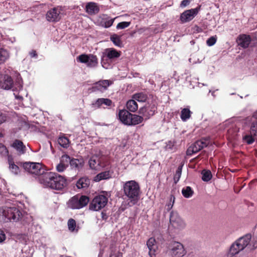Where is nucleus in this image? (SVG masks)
I'll list each match as a JSON object with an SVG mask.
<instances>
[{
	"mask_svg": "<svg viewBox=\"0 0 257 257\" xmlns=\"http://www.w3.org/2000/svg\"><path fill=\"white\" fill-rule=\"evenodd\" d=\"M69 161L70 157L68 155H63L60 159V163L56 166V170L60 173L64 171L68 167Z\"/></svg>",
	"mask_w": 257,
	"mask_h": 257,
	"instance_id": "a211bd4d",
	"label": "nucleus"
},
{
	"mask_svg": "<svg viewBox=\"0 0 257 257\" xmlns=\"http://www.w3.org/2000/svg\"><path fill=\"white\" fill-rule=\"evenodd\" d=\"M58 144L62 147L67 148L69 146L70 142L65 137H60L58 139Z\"/></svg>",
	"mask_w": 257,
	"mask_h": 257,
	"instance_id": "f704fd0d",
	"label": "nucleus"
},
{
	"mask_svg": "<svg viewBox=\"0 0 257 257\" xmlns=\"http://www.w3.org/2000/svg\"><path fill=\"white\" fill-rule=\"evenodd\" d=\"M252 117L254 119H257V111L256 112H255L253 115H252Z\"/></svg>",
	"mask_w": 257,
	"mask_h": 257,
	"instance_id": "864d4df0",
	"label": "nucleus"
},
{
	"mask_svg": "<svg viewBox=\"0 0 257 257\" xmlns=\"http://www.w3.org/2000/svg\"><path fill=\"white\" fill-rule=\"evenodd\" d=\"M23 167L29 174L35 176H39V179L46 173L43 166L39 163L25 162L23 164Z\"/></svg>",
	"mask_w": 257,
	"mask_h": 257,
	"instance_id": "423d86ee",
	"label": "nucleus"
},
{
	"mask_svg": "<svg viewBox=\"0 0 257 257\" xmlns=\"http://www.w3.org/2000/svg\"><path fill=\"white\" fill-rule=\"evenodd\" d=\"M89 165L91 169L97 170L99 168V162L97 157L92 156L89 160Z\"/></svg>",
	"mask_w": 257,
	"mask_h": 257,
	"instance_id": "bb28decb",
	"label": "nucleus"
},
{
	"mask_svg": "<svg viewBox=\"0 0 257 257\" xmlns=\"http://www.w3.org/2000/svg\"><path fill=\"white\" fill-rule=\"evenodd\" d=\"M243 140L244 142H246L248 144H252L256 138H255L251 134L245 135L243 137Z\"/></svg>",
	"mask_w": 257,
	"mask_h": 257,
	"instance_id": "a19ab883",
	"label": "nucleus"
},
{
	"mask_svg": "<svg viewBox=\"0 0 257 257\" xmlns=\"http://www.w3.org/2000/svg\"><path fill=\"white\" fill-rule=\"evenodd\" d=\"M6 238V234L2 230H0V243L3 242Z\"/></svg>",
	"mask_w": 257,
	"mask_h": 257,
	"instance_id": "de8ad7c7",
	"label": "nucleus"
},
{
	"mask_svg": "<svg viewBox=\"0 0 257 257\" xmlns=\"http://www.w3.org/2000/svg\"><path fill=\"white\" fill-rule=\"evenodd\" d=\"M193 191L192 190L190 187L187 186L184 187L182 190V193L183 196L185 198H190L193 194Z\"/></svg>",
	"mask_w": 257,
	"mask_h": 257,
	"instance_id": "e433bc0d",
	"label": "nucleus"
},
{
	"mask_svg": "<svg viewBox=\"0 0 257 257\" xmlns=\"http://www.w3.org/2000/svg\"><path fill=\"white\" fill-rule=\"evenodd\" d=\"M251 239V235L247 234L239 238L234 242L230 246L227 253V257H232L238 254L245 247L248 248V245Z\"/></svg>",
	"mask_w": 257,
	"mask_h": 257,
	"instance_id": "20e7f679",
	"label": "nucleus"
},
{
	"mask_svg": "<svg viewBox=\"0 0 257 257\" xmlns=\"http://www.w3.org/2000/svg\"><path fill=\"white\" fill-rule=\"evenodd\" d=\"M89 201V199L86 196H81L80 197L75 196L68 201L67 205L69 208L78 209L85 206Z\"/></svg>",
	"mask_w": 257,
	"mask_h": 257,
	"instance_id": "1a4fd4ad",
	"label": "nucleus"
},
{
	"mask_svg": "<svg viewBox=\"0 0 257 257\" xmlns=\"http://www.w3.org/2000/svg\"><path fill=\"white\" fill-rule=\"evenodd\" d=\"M61 12L62 9L60 7H56L50 10L46 16L47 21L51 22L59 21L61 18Z\"/></svg>",
	"mask_w": 257,
	"mask_h": 257,
	"instance_id": "4468645a",
	"label": "nucleus"
},
{
	"mask_svg": "<svg viewBox=\"0 0 257 257\" xmlns=\"http://www.w3.org/2000/svg\"><path fill=\"white\" fill-rule=\"evenodd\" d=\"M257 247V238H253L250 240L248 245V248L250 250L254 249Z\"/></svg>",
	"mask_w": 257,
	"mask_h": 257,
	"instance_id": "79ce46f5",
	"label": "nucleus"
},
{
	"mask_svg": "<svg viewBox=\"0 0 257 257\" xmlns=\"http://www.w3.org/2000/svg\"><path fill=\"white\" fill-rule=\"evenodd\" d=\"M3 135L2 133H0V137H3Z\"/></svg>",
	"mask_w": 257,
	"mask_h": 257,
	"instance_id": "13d9d810",
	"label": "nucleus"
},
{
	"mask_svg": "<svg viewBox=\"0 0 257 257\" xmlns=\"http://www.w3.org/2000/svg\"><path fill=\"white\" fill-rule=\"evenodd\" d=\"M121 52L118 51L114 48H107L103 52L101 58V65L105 69H108L110 67V65L106 62L107 59L105 57L110 60H114L120 57Z\"/></svg>",
	"mask_w": 257,
	"mask_h": 257,
	"instance_id": "6e6552de",
	"label": "nucleus"
},
{
	"mask_svg": "<svg viewBox=\"0 0 257 257\" xmlns=\"http://www.w3.org/2000/svg\"><path fill=\"white\" fill-rule=\"evenodd\" d=\"M202 179L204 181H208L212 178V174L209 170H203L202 172Z\"/></svg>",
	"mask_w": 257,
	"mask_h": 257,
	"instance_id": "58836bf2",
	"label": "nucleus"
},
{
	"mask_svg": "<svg viewBox=\"0 0 257 257\" xmlns=\"http://www.w3.org/2000/svg\"><path fill=\"white\" fill-rule=\"evenodd\" d=\"M199 10V8L192 9L183 12L181 16L180 20L182 23H186L192 20L197 14Z\"/></svg>",
	"mask_w": 257,
	"mask_h": 257,
	"instance_id": "dca6fc26",
	"label": "nucleus"
},
{
	"mask_svg": "<svg viewBox=\"0 0 257 257\" xmlns=\"http://www.w3.org/2000/svg\"><path fill=\"white\" fill-rule=\"evenodd\" d=\"M174 200H175V198L173 197V202L172 204H170L168 205V209H170L172 208L173 205V203L174 202Z\"/></svg>",
	"mask_w": 257,
	"mask_h": 257,
	"instance_id": "603ef678",
	"label": "nucleus"
},
{
	"mask_svg": "<svg viewBox=\"0 0 257 257\" xmlns=\"http://www.w3.org/2000/svg\"><path fill=\"white\" fill-rule=\"evenodd\" d=\"M39 182L45 187L56 190H62L67 185L66 180L63 176L51 172H46L39 178Z\"/></svg>",
	"mask_w": 257,
	"mask_h": 257,
	"instance_id": "f257e3e1",
	"label": "nucleus"
},
{
	"mask_svg": "<svg viewBox=\"0 0 257 257\" xmlns=\"http://www.w3.org/2000/svg\"><path fill=\"white\" fill-rule=\"evenodd\" d=\"M10 57V53L8 50L0 48V65L5 63Z\"/></svg>",
	"mask_w": 257,
	"mask_h": 257,
	"instance_id": "a878e982",
	"label": "nucleus"
},
{
	"mask_svg": "<svg viewBox=\"0 0 257 257\" xmlns=\"http://www.w3.org/2000/svg\"><path fill=\"white\" fill-rule=\"evenodd\" d=\"M7 120V116L5 114L0 112V124L5 122Z\"/></svg>",
	"mask_w": 257,
	"mask_h": 257,
	"instance_id": "09e8293b",
	"label": "nucleus"
},
{
	"mask_svg": "<svg viewBox=\"0 0 257 257\" xmlns=\"http://www.w3.org/2000/svg\"><path fill=\"white\" fill-rule=\"evenodd\" d=\"M77 60L80 62L86 64L89 67H95L98 64V60L96 56L89 54H82L79 55Z\"/></svg>",
	"mask_w": 257,
	"mask_h": 257,
	"instance_id": "f8f14e48",
	"label": "nucleus"
},
{
	"mask_svg": "<svg viewBox=\"0 0 257 257\" xmlns=\"http://www.w3.org/2000/svg\"><path fill=\"white\" fill-rule=\"evenodd\" d=\"M182 172V167H179L177 169L176 172V174L174 176V180H177V181L179 180Z\"/></svg>",
	"mask_w": 257,
	"mask_h": 257,
	"instance_id": "49530a36",
	"label": "nucleus"
},
{
	"mask_svg": "<svg viewBox=\"0 0 257 257\" xmlns=\"http://www.w3.org/2000/svg\"><path fill=\"white\" fill-rule=\"evenodd\" d=\"M124 195L131 199V203L134 205L139 199L140 189L139 184L135 181L126 182L123 186Z\"/></svg>",
	"mask_w": 257,
	"mask_h": 257,
	"instance_id": "7ed1b4c3",
	"label": "nucleus"
},
{
	"mask_svg": "<svg viewBox=\"0 0 257 257\" xmlns=\"http://www.w3.org/2000/svg\"><path fill=\"white\" fill-rule=\"evenodd\" d=\"M16 41L15 38H13V39L11 40L12 42H14Z\"/></svg>",
	"mask_w": 257,
	"mask_h": 257,
	"instance_id": "4d7b16f0",
	"label": "nucleus"
},
{
	"mask_svg": "<svg viewBox=\"0 0 257 257\" xmlns=\"http://www.w3.org/2000/svg\"><path fill=\"white\" fill-rule=\"evenodd\" d=\"M71 166L73 168L79 169L83 166V161L76 159H70L69 162Z\"/></svg>",
	"mask_w": 257,
	"mask_h": 257,
	"instance_id": "473e14b6",
	"label": "nucleus"
},
{
	"mask_svg": "<svg viewBox=\"0 0 257 257\" xmlns=\"http://www.w3.org/2000/svg\"><path fill=\"white\" fill-rule=\"evenodd\" d=\"M86 12L89 14H95L98 12L99 8L96 3L90 2L86 6Z\"/></svg>",
	"mask_w": 257,
	"mask_h": 257,
	"instance_id": "b1692460",
	"label": "nucleus"
},
{
	"mask_svg": "<svg viewBox=\"0 0 257 257\" xmlns=\"http://www.w3.org/2000/svg\"><path fill=\"white\" fill-rule=\"evenodd\" d=\"M22 216L20 210L16 207L0 208V221L7 222L11 221H19Z\"/></svg>",
	"mask_w": 257,
	"mask_h": 257,
	"instance_id": "f03ea898",
	"label": "nucleus"
},
{
	"mask_svg": "<svg viewBox=\"0 0 257 257\" xmlns=\"http://www.w3.org/2000/svg\"><path fill=\"white\" fill-rule=\"evenodd\" d=\"M217 41V36H212L208 38L206 41V44L208 46H212L214 45Z\"/></svg>",
	"mask_w": 257,
	"mask_h": 257,
	"instance_id": "c03bdc74",
	"label": "nucleus"
},
{
	"mask_svg": "<svg viewBox=\"0 0 257 257\" xmlns=\"http://www.w3.org/2000/svg\"><path fill=\"white\" fill-rule=\"evenodd\" d=\"M15 97H16L17 99H22V97L21 96H20V95H15Z\"/></svg>",
	"mask_w": 257,
	"mask_h": 257,
	"instance_id": "5fc2aeb1",
	"label": "nucleus"
},
{
	"mask_svg": "<svg viewBox=\"0 0 257 257\" xmlns=\"http://www.w3.org/2000/svg\"><path fill=\"white\" fill-rule=\"evenodd\" d=\"M30 56L32 57H36L37 56V53H36V52L35 51H32L31 52H30Z\"/></svg>",
	"mask_w": 257,
	"mask_h": 257,
	"instance_id": "3c124183",
	"label": "nucleus"
},
{
	"mask_svg": "<svg viewBox=\"0 0 257 257\" xmlns=\"http://www.w3.org/2000/svg\"><path fill=\"white\" fill-rule=\"evenodd\" d=\"M118 115L119 120L127 125H135L141 123L144 120L142 116L132 114L125 109L119 110Z\"/></svg>",
	"mask_w": 257,
	"mask_h": 257,
	"instance_id": "39448f33",
	"label": "nucleus"
},
{
	"mask_svg": "<svg viewBox=\"0 0 257 257\" xmlns=\"http://www.w3.org/2000/svg\"><path fill=\"white\" fill-rule=\"evenodd\" d=\"M8 162L10 171L13 174L17 175L20 172V170L18 165L15 164L14 158L12 156H8Z\"/></svg>",
	"mask_w": 257,
	"mask_h": 257,
	"instance_id": "aec40b11",
	"label": "nucleus"
},
{
	"mask_svg": "<svg viewBox=\"0 0 257 257\" xmlns=\"http://www.w3.org/2000/svg\"><path fill=\"white\" fill-rule=\"evenodd\" d=\"M170 222L171 225L179 230L184 229L186 226L184 220L181 218L176 212H172L170 216Z\"/></svg>",
	"mask_w": 257,
	"mask_h": 257,
	"instance_id": "9b49d317",
	"label": "nucleus"
},
{
	"mask_svg": "<svg viewBox=\"0 0 257 257\" xmlns=\"http://www.w3.org/2000/svg\"><path fill=\"white\" fill-rule=\"evenodd\" d=\"M9 151L7 149V148L2 144H0V155H1L3 156H9L8 155Z\"/></svg>",
	"mask_w": 257,
	"mask_h": 257,
	"instance_id": "37998d69",
	"label": "nucleus"
},
{
	"mask_svg": "<svg viewBox=\"0 0 257 257\" xmlns=\"http://www.w3.org/2000/svg\"><path fill=\"white\" fill-rule=\"evenodd\" d=\"M251 42V38L249 35L242 34L238 36L237 39L238 45L243 48H246L249 46Z\"/></svg>",
	"mask_w": 257,
	"mask_h": 257,
	"instance_id": "6ab92c4d",
	"label": "nucleus"
},
{
	"mask_svg": "<svg viewBox=\"0 0 257 257\" xmlns=\"http://www.w3.org/2000/svg\"><path fill=\"white\" fill-rule=\"evenodd\" d=\"M13 85L12 78L9 75H5L2 81H0V87L6 90L10 89Z\"/></svg>",
	"mask_w": 257,
	"mask_h": 257,
	"instance_id": "412c9836",
	"label": "nucleus"
},
{
	"mask_svg": "<svg viewBox=\"0 0 257 257\" xmlns=\"http://www.w3.org/2000/svg\"><path fill=\"white\" fill-rule=\"evenodd\" d=\"M255 119L256 120L253 121L251 124L250 133L257 140V119Z\"/></svg>",
	"mask_w": 257,
	"mask_h": 257,
	"instance_id": "ea45409f",
	"label": "nucleus"
},
{
	"mask_svg": "<svg viewBox=\"0 0 257 257\" xmlns=\"http://www.w3.org/2000/svg\"><path fill=\"white\" fill-rule=\"evenodd\" d=\"M12 146L15 148L20 154H23L26 152V147L23 142L20 140H16Z\"/></svg>",
	"mask_w": 257,
	"mask_h": 257,
	"instance_id": "5701e85b",
	"label": "nucleus"
},
{
	"mask_svg": "<svg viewBox=\"0 0 257 257\" xmlns=\"http://www.w3.org/2000/svg\"><path fill=\"white\" fill-rule=\"evenodd\" d=\"M108 194L103 192L95 196L89 204V209L92 211H99L104 207L108 202Z\"/></svg>",
	"mask_w": 257,
	"mask_h": 257,
	"instance_id": "0eeeda50",
	"label": "nucleus"
},
{
	"mask_svg": "<svg viewBox=\"0 0 257 257\" xmlns=\"http://www.w3.org/2000/svg\"><path fill=\"white\" fill-rule=\"evenodd\" d=\"M191 112L189 108H185L181 110V119L185 121L191 117Z\"/></svg>",
	"mask_w": 257,
	"mask_h": 257,
	"instance_id": "72a5a7b5",
	"label": "nucleus"
},
{
	"mask_svg": "<svg viewBox=\"0 0 257 257\" xmlns=\"http://www.w3.org/2000/svg\"><path fill=\"white\" fill-rule=\"evenodd\" d=\"M68 227L69 230L71 232H77L78 230V229L76 227V222L73 219H70L68 220Z\"/></svg>",
	"mask_w": 257,
	"mask_h": 257,
	"instance_id": "4c0bfd02",
	"label": "nucleus"
},
{
	"mask_svg": "<svg viewBox=\"0 0 257 257\" xmlns=\"http://www.w3.org/2000/svg\"><path fill=\"white\" fill-rule=\"evenodd\" d=\"M133 98L139 102H145L147 99V96L146 94L141 92L134 94Z\"/></svg>",
	"mask_w": 257,
	"mask_h": 257,
	"instance_id": "c9c22d12",
	"label": "nucleus"
},
{
	"mask_svg": "<svg viewBox=\"0 0 257 257\" xmlns=\"http://www.w3.org/2000/svg\"><path fill=\"white\" fill-rule=\"evenodd\" d=\"M156 109L155 104H147L140 109L139 113L143 117H145V119H147L155 114Z\"/></svg>",
	"mask_w": 257,
	"mask_h": 257,
	"instance_id": "2eb2a0df",
	"label": "nucleus"
},
{
	"mask_svg": "<svg viewBox=\"0 0 257 257\" xmlns=\"http://www.w3.org/2000/svg\"><path fill=\"white\" fill-rule=\"evenodd\" d=\"M126 107L129 111L133 112H135L138 108V104L134 99L127 101Z\"/></svg>",
	"mask_w": 257,
	"mask_h": 257,
	"instance_id": "cd10ccee",
	"label": "nucleus"
},
{
	"mask_svg": "<svg viewBox=\"0 0 257 257\" xmlns=\"http://www.w3.org/2000/svg\"><path fill=\"white\" fill-rule=\"evenodd\" d=\"M169 253L171 257H183L187 251L181 243L175 241L170 245Z\"/></svg>",
	"mask_w": 257,
	"mask_h": 257,
	"instance_id": "9d476101",
	"label": "nucleus"
},
{
	"mask_svg": "<svg viewBox=\"0 0 257 257\" xmlns=\"http://www.w3.org/2000/svg\"><path fill=\"white\" fill-rule=\"evenodd\" d=\"M90 184L89 179L86 177L80 178L76 183V186L78 189L86 188Z\"/></svg>",
	"mask_w": 257,
	"mask_h": 257,
	"instance_id": "393cba45",
	"label": "nucleus"
},
{
	"mask_svg": "<svg viewBox=\"0 0 257 257\" xmlns=\"http://www.w3.org/2000/svg\"><path fill=\"white\" fill-rule=\"evenodd\" d=\"M114 19H111L106 16H104L101 22L102 26L104 28H109L113 24Z\"/></svg>",
	"mask_w": 257,
	"mask_h": 257,
	"instance_id": "2f4dec72",
	"label": "nucleus"
},
{
	"mask_svg": "<svg viewBox=\"0 0 257 257\" xmlns=\"http://www.w3.org/2000/svg\"><path fill=\"white\" fill-rule=\"evenodd\" d=\"M111 101L109 99L99 98L96 101L93 105L97 107H99L102 104H104L106 106H110L111 104Z\"/></svg>",
	"mask_w": 257,
	"mask_h": 257,
	"instance_id": "c756f323",
	"label": "nucleus"
},
{
	"mask_svg": "<svg viewBox=\"0 0 257 257\" xmlns=\"http://www.w3.org/2000/svg\"><path fill=\"white\" fill-rule=\"evenodd\" d=\"M111 174L109 171H104L97 175L94 179L96 182H99L102 180L107 179L111 177Z\"/></svg>",
	"mask_w": 257,
	"mask_h": 257,
	"instance_id": "c85d7f7f",
	"label": "nucleus"
},
{
	"mask_svg": "<svg viewBox=\"0 0 257 257\" xmlns=\"http://www.w3.org/2000/svg\"><path fill=\"white\" fill-rule=\"evenodd\" d=\"M131 24L129 22H122L119 23L116 26V29H123L128 27Z\"/></svg>",
	"mask_w": 257,
	"mask_h": 257,
	"instance_id": "a18cd8bd",
	"label": "nucleus"
},
{
	"mask_svg": "<svg viewBox=\"0 0 257 257\" xmlns=\"http://www.w3.org/2000/svg\"><path fill=\"white\" fill-rule=\"evenodd\" d=\"M18 87H19V89H21L22 87V84L20 82H19Z\"/></svg>",
	"mask_w": 257,
	"mask_h": 257,
	"instance_id": "6e6d98bb",
	"label": "nucleus"
},
{
	"mask_svg": "<svg viewBox=\"0 0 257 257\" xmlns=\"http://www.w3.org/2000/svg\"><path fill=\"white\" fill-rule=\"evenodd\" d=\"M208 144L209 142L207 140L202 139L198 140L189 147L187 150L186 154L188 156H191L193 154L197 153L204 147H206Z\"/></svg>",
	"mask_w": 257,
	"mask_h": 257,
	"instance_id": "ddd939ff",
	"label": "nucleus"
},
{
	"mask_svg": "<svg viewBox=\"0 0 257 257\" xmlns=\"http://www.w3.org/2000/svg\"><path fill=\"white\" fill-rule=\"evenodd\" d=\"M112 84V82L108 80H103L96 82L92 87L93 91H99L103 92Z\"/></svg>",
	"mask_w": 257,
	"mask_h": 257,
	"instance_id": "f3484780",
	"label": "nucleus"
},
{
	"mask_svg": "<svg viewBox=\"0 0 257 257\" xmlns=\"http://www.w3.org/2000/svg\"><path fill=\"white\" fill-rule=\"evenodd\" d=\"M155 254H151V255H150V257H153V255H155Z\"/></svg>",
	"mask_w": 257,
	"mask_h": 257,
	"instance_id": "bf43d9fd",
	"label": "nucleus"
},
{
	"mask_svg": "<svg viewBox=\"0 0 257 257\" xmlns=\"http://www.w3.org/2000/svg\"><path fill=\"white\" fill-rule=\"evenodd\" d=\"M190 1L189 0H183L182 1L181 4V7H185L190 4Z\"/></svg>",
	"mask_w": 257,
	"mask_h": 257,
	"instance_id": "8fccbe9b",
	"label": "nucleus"
},
{
	"mask_svg": "<svg viewBox=\"0 0 257 257\" xmlns=\"http://www.w3.org/2000/svg\"><path fill=\"white\" fill-rule=\"evenodd\" d=\"M110 39L114 45H115L116 46L120 48L123 46L122 42L121 41L120 36L114 34L110 36Z\"/></svg>",
	"mask_w": 257,
	"mask_h": 257,
	"instance_id": "7c9ffc66",
	"label": "nucleus"
},
{
	"mask_svg": "<svg viewBox=\"0 0 257 257\" xmlns=\"http://www.w3.org/2000/svg\"><path fill=\"white\" fill-rule=\"evenodd\" d=\"M147 245L149 249V255L155 254L158 249V244L155 239L153 237L149 238L147 241Z\"/></svg>",
	"mask_w": 257,
	"mask_h": 257,
	"instance_id": "4be33fe9",
	"label": "nucleus"
}]
</instances>
